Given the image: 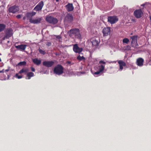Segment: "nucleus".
I'll return each mask as SVG.
<instances>
[{
	"label": "nucleus",
	"instance_id": "obj_1",
	"mask_svg": "<svg viewBox=\"0 0 151 151\" xmlns=\"http://www.w3.org/2000/svg\"><path fill=\"white\" fill-rule=\"evenodd\" d=\"M68 33L69 37L73 39L81 38L80 31L78 28L71 29L68 32Z\"/></svg>",
	"mask_w": 151,
	"mask_h": 151
},
{
	"label": "nucleus",
	"instance_id": "obj_2",
	"mask_svg": "<svg viewBox=\"0 0 151 151\" xmlns=\"http://www.w3.org/2000/svg\"><path fill=\"white\" fill-rule=\"evenodd\" d=\"M64 68L60 64H58L54 68V73L56 74L60 75L63 73Z\"/></svg>",
	"mask_w": 151,
	"mask_h": 151
},
{
	"label": "nucleus",
	"instance_id": "obj_3",
	"mask_svg": "<svg viewBox=\"0 0 151 151\" xmlns=\"http://www.w3.org/2000/svg\"><path fill=\"white\" fill-rule=\"evenodd\" d=\"M45 20L49 23L53 24H56L58 21L56 18L49 15L46 16Z\"/></svg>",
	"mask_w": 151,
	"mask_h": 151
},
{
	"label": "nucleus",
	"instance_id": "obj_4",
	"mask_svg": "<svg viewBox=\"0 0 151 151\" xmlns=\"http://www.w3.org/2000/svg\"><path fill=\"white\" fill-rule=\"evenodd\" d=\"M74 19L72 15L70 13H67L64 19L65 23H70L73 21Z\"/></svg>",
	"mask_w": 151,
	"mask_h": 151
},
{
	"label": "nucleus",
	"instance_id": "obj_5",
	"mask_svg": "<svg viewBox=\"0 0 151 151\" xmlns=\"http://www.w3.org/2000/svg\"><path fill=\"white\" fill-rule=\"evenodd\" d=\"M108 21L111 24L116 23L119 20L117 17L116 16H109L108 17Z\"/></svg>",
	"mask_w": 151,
	"mask_h": 151
},
{
	"label": "nucleus",
	"instance_id": "obj_6",
	"mask_svg": "<svg viewBox=\"0 0 151 151\" xmlns=\"http://www.w3.org/2000/svg\"><path fill=\"white\" fill-rule=\"evenodd\" d=\"M137 35H134L131 36L130 37L132 40L131 42L132 47L134 48H137L138 46L137 42Z\"/></svg>",
	"mask_w": 151,
	"mask_h": 151
},
{
	"label": "nucleus",
	"instance_id": "obj_7",
	"mask_svg": "<svg viewBox=\"0 0 151 151\" xmlns=\"http://www.w3.org/2000/svg\"><path fill=\"white\" fill-rule=\"evenodd\" d=\"M13 35V30L12 28L7 29L5 31V34L3 37V40L6 39H8L10 37Z\"/></svg>",
	"mask_w": 151,
	"mask_h": 151
},
{
	"label": "nucleus",
	"instance_id": "obj_8",
	"mask_svg": "<svg viewBox=\"0 0 151 151\" xmlns=\"http://www.w3.org/2000/svg\"><path fill=\"white\" fill-rule=\"evenodd\" d=\"M105 5L104 4V5L106 6L107 7L111 8L113 6L114 4V0H105Z\"/></svg>",
	"mask_w": 151,
	"mask_h": 151
},
{
	"label": "nucleus",
	"instance_id": "obj_9",
	"mask_svg": "<svg viewBox=\"0 0 151 151\" xmlns=\"http://www.w3.org/2000/svg\"><path fill=\"white\" fill-rule=\"evenodd\" d=\"M44 5V2L42 1H41L39 3L35 6L33 10L36 11H41Z\"/></svg>",
	"mask_w": 151,
	"mask_h": 151
},
{
	"label": "nucleus",
	"instance_id": "obj_10",
	"mask_svg": "<svg viewBox=\"0 0 151 151\" xmlns=\"http://www.w3.org/2000/svg\"><path fill=\"white\" fill-rule=\"evenodd\" d=\"M19 10V8L18 6L15 5L10 7L8 9L9 12L10 13L13 14L15 13L18 12Z\"/></svg>",
	"mask_w": 151,
	"mask_h": 151
},
{
	"label": "nucleus",
	"instance_id": "obj_11",
	"mask_svg": "<svg viewBox=\"0 0 151 151\" xmlns=\"http://www.w3.org/2000/svg\"><path fill=\"white\" fill-rule=\"evenodd\" d=\"M83 50V48L79 47L77 44H75L73 45V50L75 53L80 54L82 51Z\"/></svg>",
	"mask_w": 151,
	"mask_h": 151
},
{
	"label": "nucleus",
	"instance_id": "obj_12",
	"mask_svg": "<svg viewBox=\"0 0 151 151\" xmlns=\"http://www.w3.org/2000/svg\"><path fill=\"white\" fill-rule=\"evenodd\" d=\"M54 64L55 62L52 61H45L42 62L43 65L48 68L52 67Z\"/></svg>",
	"mask_w": 151,
	"mask_h": 151
},
{
	"label": "nucleus",
	"instance_id": "obj_13",
	"mask_svg": "<svg viewBox=\"0 0 151 151\" xmlns=\"http://www.w3.org/2000/svg\"><path fill=\"white\" fill-rule=\"evenodd\" d=\"M134 14L136 17L139 18L142 17L143 13L141 9H139L135 10L134 12Z\"/></svg>",
	"mask_w": 151,
	"mask_h": 151
},
{
	"label": "nucleus",
	"instance_id": "obj_14",
	"mask_svg": "<svg viewBox=\"0 0 151 151\" xmlns=\"http://www.w3.org/2000/svg\"><path fill=\"white\" fill-rule=\"evenodd\" d=\"M42 19V17H37L35 19H30V22L34 24H38L41 22Z\"/></svg>",
	"mask_w": 151,
	"mask_h": 151
},
{
	"label": "nucleus",
	"instance_id": "obj_15",
	"mask_svg": "<svg viewBox=\"0 0 151 151\" xmlns=\"http://www.w3.org/2000/svg\"><path fill=\"white\" fill-rule=\"evenodd\" d=\"M102 32L104 36H107L110 35L111 32L110 27L104 28Z\"/></svg>",
	"mask_w": 151,
	"mask_h": 151
},
{
	"label": "nucleus",
	"instance_id": "obj_16",
	"mask_svg": "<svg viewBox=\"0 0 151 151\" xmlns=\"http://www.w3.org/2000/svg\"><path fill=\"white\" fill-rule=\"evenodd\" d=\"M65 7L68 12H71L73 10L74 7L72 3H68L65 5Z\"/></svg>",
	"mask_w": 151,
	"mask_h": 151
},
{
	"label": "nucleus",
	"instance_id": "obj_17",
	"mask_svg": "<svg viewBox=\"0 0 151 151\" xmlns=\"http://www.w3.org/2000/svg\"><path fill=\"white\" fill-rule=\"evenodd\" d=\"M144 59L142 58H139L137 60L136 64L139 66H142L143 64Z\"/></svg>",
	"mask_w": 151,
	"mask_h": 151
},
{
	"label": "nucleus",
	"instance_id": "obj_18",
	"mask_svg": "<svg viewBox=\"0 0 151 151\" xmlns=\"http://www.w3.org/2000/svg\"><path fill=\"white\" fill-rule=\"evenodd\" d=\"M32 61L37 66L39 65L41 63V59H39L38 58H35L32 59Z\"/></svg>",
	"mask_w": 151,
	"mask_h": 151
},
{
	"label": "nucleus",
	"instance_id": "obj_19",
	"mask_svg": "<svg viewBox=\"0 0 151 151\" xmlns=\"http://www.w3.org/2000/svg\"><path fill=\"white\" fill-rule=\"evenodd\" d=\"M105 68V65H101L100 66H99V70L95 72V74L96 75H98L100 73L103 71Z\"/></svg>",
	"mask_w": 151,
	"mask_h": 151
},
{
	"label": "nucleus",
	"instance_id": "obj_20",
	"mask_svg": "<svg viewBox=\"0 0 151 151\" xmlns=\"http://www.w3.org/2000/svg\"><path fill=\"white\" fill-rule=\"evenodd\" d=\"M26 47L27 45H21L17 46H15L16 48L20 49L22 51L24 50L26 48Z\"/></svg>",
	"mask_w": 151,
	"mask_h": 151
},
{
	"label": "nucleus",
	"instance_id": "obj_21",
	"mask_svg": "<svg viewBox=\"0 0 151 151\" xmlns=\"http://www.w3.org/2000/svg\"><path fill=\"white\" fill-rule=\"evenodd\" d=\"M100 42L99 40H97L95 39H93L91 42L92 45L95 46H98Z\"/></svg>",
	"mask_w": 151,
	"mask_h": 151
},
{
	"label": "nucleus",
	"instance_id": "obj_22",
	"mask_svg": "<svg viewBox=\"0 0 151 151\" xmlns=\"http://www.w3.org/2000/svg\"><path fill=\"white\" fill-rule=\"evenodd\" d=\"M28 70L27 69L23 68L20 70L19 72V73L20 74H21L22 73H24L25 74L27 73L28 72Z\"/></svg>",
	"mask_w": 151,
	"mask_h": 151
},
{
	"label": "nucleus",
	"instance_id": "obj_23",
	"mask_svg": "<svg viewBox=\"0 0 151 151\" xmlns=\"http://www.w3.org/2000/svg\"><path fill=\"white\" fill-rule=\"evenodd\" d=\"M77 59L80 61L82 60L83 62H85L86 60V58L84 57L83 56L81 57L80 55H79L77 57Z\"/></svg>",
	"mask_w": 151,
	"mask_h": 151
},
{
	"label": "nucleus",
	"instance_id": "obj_24",
	"mask_svg": "<svg viewBox=\"0 0 151 151\" xmlns=\"http://www.w3.org/2000/svg\"><path fill=\"white\" fill-rule=\"evenodd\" d=\"M6 26L3 24H0V32L3 31L5 29Z\"/></svg>",
	"mask_w": 151,
	"mask_h": 151
},
{
	"label": "nucleus",
	"instance_id": "obj_25",
	"mask_svg": "<svg viewBox=\"0 0 151 151\" xmlns=\"http://www.w3.org/2000/svg\"><path fill=\"white\" fill-rule=\"evenodd\" d=\"M26 17L27 18V19H28L29 20V22H30V19H32V16L31 14L30 13V12H27L26 15Z\"/></svg>",
	"mask_w": 151,
	"mask_h": 151
},
{
	"label": "nucleus",
	"instance_id": "obj_26",
	"mask_svg": "<svg viewBox=\"0 0 151 151\" xmlns=\"http://www.w3.org/2000/svg\"><path fill=\"white\" fill-rule=\"evenodd\" d=\"M118 63L119 64V65H121L123 66H125L126 65L125 63L122 60H119L118 61Z\"/></svg>",
	"mask_w": 151,
	"mask_h": 151
},
{
	"label": "nucleus",
	"instance_id": "obj_27",
	"mask_svg": "<svg viewBox=\"0 0 151 151\" xmlns=\"http://www.w3.org/2000/svg\"><path fill=\"white\" fill-rule=\"evenodd\" d=\"M26 62L25 61H23L20 62L17 65L20 66H24L26 65Z\"/></svg>",
	"mask_w": 151,
	"mask_h": 151
},
{
	"label": "nucleus",
	"instance_id": "obj_28",
	"mask_svg": "<svg viewBox=\"0 0 151 151\" xmlns=\"http://www.w3.org/2000/svg\"><path fill=\"white\" fill-rule=\"evenodd\" d=\"M122 42L123 43L127 44L129 42V40L127 38H124Z\"/></svg>",
	"mask_w": 151,
	"mask_h": 151
},
{
	"label": "nucleus",
	"instance_id": "obj_29",
	"mask_svg": "<svg viewBox=\"0 0 151 151\" xmlns=\"http://www.w3.org/2000/svg\"><path fill=\"white\" fill-rule=\"evenodd\" d=\"M39 51L40 54H43V55H45L46 54L45 51L41 49H39Z\"/></svg>",
	"mask_w": 151,
	"mask_h": 151
},
{
	"label": "nucleus",
	"instance_id": "obj_30",
	"mask_svg": "<svg viewBox=\"0 0 151 151\" xmlns=\"http://www.w3.org/2000/svg\"><path fill=\"white\" fill-rule=\"evenodd\" d=\"M131 47L129 45H127L125 48V49L127 50H130L131 49Z\"/></svg>",
	"mask_w": 151,
	"mask_h": 151
},
{
	"label": "nucleus",
	"instance_id": "obj_31",
	"mask_svg": "<svg viewBox=\"0 0 151 151\" xmlns=\"http://www.w3.org/2000/svg\"><path fill=\"white\" fill-rule=\"evenodd\" d=\"M34 73L32 72H29L27 73V76H33Z\"/></svg>",
	"mask_w": 151,
	"mask_h": 151
},
{
	"label": "nucleus",
	"instance_id": "obj_32",
	"mask_svg": "<svg viewBox=\"0 0 151 151\" xmlns=\"http://www.w3.org/2000/svg\"><path fill=\"white\" fill-rule=\"evenodd\" d=\"M99 63L100 64H104V65H105L106 63L105 62L102 60H101V61H99Z\"/></svg>",
	"mask_w": 151,
	"mask_h": 151
},
{
	"label": "nucleus",
	"instance_id": "obj_33",
	"mask_svg": "<svg viewBox=\"0 0 151 151\" xmlns=\"http://www.w3.org/2000/svg\"><path fill=\"white\" fill-rule=\"evenodd\" d=\"M22 15L18 14L17 15L16 17L17 19H19L22 17Z\"/></svg>",
	"mask_w": 151,
	"mask_h": 151
},
{
	"label": "nucleus",
	"instance_id": "obj_34",
	"mask_svg": "<svg viewBox=\"0 0 151 151\" xmlns=\"http://www.w3.org/2000/svg\"><path fill=\"white\" fill-rule=\"evenodd\" d=\"M30 13L31 14L32 17L33 16H35L36 14V13L35 12H30Z\"/></svg>",
	"mask_w": 151,
	"mask_h": 151
},
{
	"label": "nucleus",
	"instance_id": "obj_35",
	"mask_svg": "<svg viewBox=\"0 0 151 151\" xmlns=\"http://www.w3.org/2000/svg\"><path fill=\"white\" fill-rule=\"evenodd\" d=\"M51 45V43L50 42H48L46 44V45L48 46H50Z\"/></svg>",
	"mask_w": 151,
	"mask_h": 151
},
{
	"label": "nucleus",
	"instance_id": "obj_36",
	"mask_svg": "<svg viewBox=\"0 0 151 151\" xmlns=\"http://www.w3.org/2000/svg\"><path fill=\"white\" fill-rule=\"evenodd\" d=\"M56 38L60 39L61 38V37L60 35H58L56 36Z\"/></svg>",
	"mask_w": 151,
	"mask_h": 151
},
{
	"label": "nucleus",
	"instance_id": "obj_37",
	"mask_svg": "<svg viewBox=\"0 0 151 151\" xmlns=\"http://www.w3.org/2000/svg\"><path fill=\"white\" fill-rule=\"evenodd\" d=\"M54 54H55L56 56H59L60 55V53L58 52H56L54 53Z\"/></svg>",
	"mask_w": 151,
	"mask_h": 151
},
{
	"label": "nucleus",
	"instance_id": "obj_38",
	"mask_svg": "<svg viewBox=\"0 0 151 151\" xmlns=\"http://www.w3.org/2000/svg\"><path fill=\"white\" fill-rule=\"evenodd\" d=\"M31 70L33 72H34L35 71V69L34 68L31 67Z\"/></svg>",
	"mask_w": 151,
	"mask_h": 151
},
{
	"label": "nucleus",
	"instance_id": "obj_39",
	"mask_svg": "<svg viewBox=\"0 0 151 151\" xmlns=\"http://www.w3.org/2000/svg\"><path fill=\"white\" fill-rule=\"evenodd\" d=\"M123 66L121 65H119V69L122 70L123 69Z\"/></svg>",
	"mask_w": 151,
	"mask_h": 151
},
{
	"label": "nucleus",
	"instance_id": "obj_40",
	"mask_svg": "<svg viewBox=\"0 0 151 151\" xmlns=\"http://www.w3.org/2000/svg\"><path fill=\"white\" fill-rule=\"evenodd\" d=\"M26 17H24L23 18V19L24 20H25V19H26Z\"/></svg>",
	"mask_w": 151,
	"mask_h": 151
},
{
	"label": "nucleus",
	"instance_id": "obj_41",
	"mask_svg": "<svg viewBox=\"0 0 151 151\" xmlns=\"http://www.w3.org/2000/svg\"><path fill=\"white\" fill-rule=\"evenodd\" d=\"M145 5V4H143L141 5V6H144Z\"/></svg>",
	"mask_w": 151,
	"mask_h": 151
},
{
	"label": "nucleus",
	"instance_id": "obj_42",
	"mask_svg": "<svg viewBox=\"0 0 151 151\" xmlns=\"http://www.w3.org/2000/svg\"><path fill=\"white\" fill-rule=\"evenodd\" d=\"M150 20H151V16H150Z\"/></svg>",
	"mask_w": 151,
	"mask_h": 151
},
{
	"label": "nucleus",
	"instance_id": "obj_43",
	"mask_svg": "<svg viewBox=\"0 0 151 151\" xmlns=\"http://www.w3.org/2000/svg\"><path fill=\"white\" fill-rule=\"evenodd\" d=\"M15 76H19V75H18L17 73V74H16Z\"/></svg>",
	"mask_w": 151,
	"mask_h": 151
},
{
	"label": "nucleus",
	"instance_id": "obj_44",
	"mask_svg": "<svg viewBox=\"0 0 151 151\" xmlns=\"http://www.w3.org/2000/svg\"><path fill=\"white\" fill-rule=\"evenodd\" d=\"M150 54L151 55V52H150Z\"/></svg>",
	"mask_w": 151,
	"mask_h": 151
},
{
	"label": "nucleus",
	"instance_id": "obj_45",
	"mask_svg": "<svg viewBox=\"0 0 151 151\" xmlns=\"http://www.w3.org/2000/svg\"><path fill=\"white\" fill-rule=\"evenodd\" d=\"M68 63H70V62H68Z\"/></svg>",
	"mask_w": 151,
	"mask_h": 151
},
{
	"label": "nucleus",
	"instance_id": "obj_46",
	"mask_svg": "<svg viewBox=\"0 0 151 151\" xmlns=\"http://www.w3.org/2000/svg\"><path fill=\"white\" fill-rule=\"evenodd\" d=\"M56 1H58V0H56Z\"/></svg>",
	"mask_w": 151,
	"mask_h": 151
},
{
	"label": "nucleus",
	"instance_id": "obj_47",
	"mask_svg": "<svg viewBox=\"0 0 151 151\" xmlns=\"http://www.w3.org/2000/svg\"><path fill=\"white\" fill-rule=\"evenodd\" d=\"M1 55V54H0V55Z\"/></svg>",
	"mask_w": 151,
	"mask_h": 151
}]
</instances>
